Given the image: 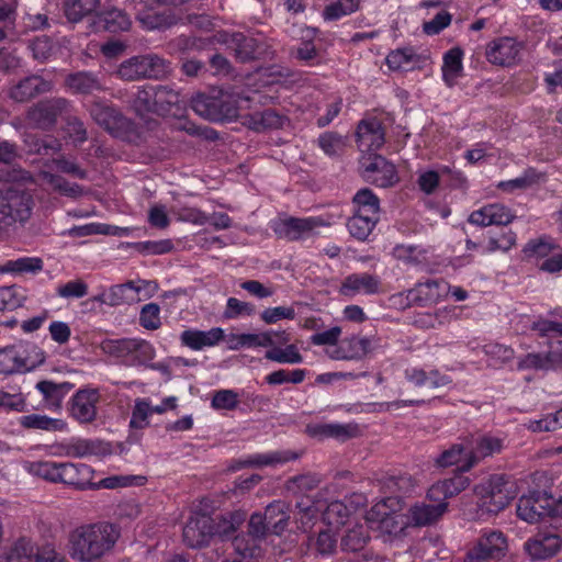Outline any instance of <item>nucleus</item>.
<instances>
[{"mask_svg":"<svg viewBox=\"0 0 562 562\" xmlns=\"http://www.w3.org/2000/svg\"><path fill=\"white\" fill-rule=\"evenodd\" d=\"M121 536L116 525L99 521L77 527L69 535V554L79 562H97L112 552Z\"/></svg>","mask_w":562,"mask_h":562,"instance_id":"1","label":"nucleus"},{"mask_svg":"<svg viewBox=\"0 0 562 562\" xmlns=\"http://www.w3.org/2000/svg\"><path fill=\"white\" fill-rule=\"evenodd\" d=\"M27 178L30 173L23 169L0 168V213L10 220L8 224L25 223L32 215L34 199L22 183Z\"/></svg>","mask_w":562,"mask_h":562,"instance_id":"2","label":"nucleus"},{"mask_svg":"<svg viewBox=\"0 0 562 562\" xmlns=\"http://www.w3.org/2000/svg\"><path fill=\"white\" fill-rule=\"evenodd\" d=\"M474 492L479 498L480 516L497 515L516 498L517 485L508 474H492L485 482L476 485Z\"/></svg>","mask_w":562,"mask_h":562,"instance_id":"3","label":"nucleus"},{"mask_svg":"<svg viewBox=\"0 0 562 562\" xmlns=\"http://www.w3.org/2000/svg\"><path fill=\"white\" fill-rule=\"evenodd\" d=\"M92 120L111 136L130 144L143 140L142 127L126 117L116 106L103 101H93L89 106Z\"/></svg>","mask_w":562,"mask_h":562,"instance_id":"4","label":"nucleus"},{"mask_svg":"<svg viewBox=\"0 0 562 562\" xmlns=\"http://www.w3.org/2000/svg\"><path fill=\"white\" fill-rule=\"evenodd\" d=\"M517 516L530 524L539 522L547 517L562 516V498L555 499L546 491H530L517 503Z\"/></svg>","mask_w":562,"mask_h":562,"instance_id":"5","label":"nucleus"},{"mask_svg":"<svg viewBox=\"0 0 562 562\" xmlns=\"http://www.w3.org/2000/svg\"><path fill=\"white\" fill-rule=\"evenodd\" d=\"M191 108L198 115L211 122L234 121L238 117L239 111L237 101L227 93H198L191 99Z\"/></svg>","mask_w":562,"mask_h":562,"instance_id":"6","label":"nucleus"},{"mask_svg":"<svg viewBox=\"0 0 562 562\" xmlns=\"http://www.w3.org/2000/svg\"><path fill=\"white\" fill-rule=\"evenodd\" d=\"M169 71V63L156 54L133 56L124 60L117 69L119 76L128 81L162 79Z\"/></svg>","mask_w":562,"mask_h":562,"instance_id":"7","label":"nucleus"},{"mask_svg":"<svg viewBox=\"0 0 562 562\" xmlns=\"http://www.w3.org/2000/svg\"><path fill=\"white\" fill-rule=\"evenodd\" d=\"M361 176L379 188L394 187L398 181L397 170L391 161L379 154H369L360 160Z\"/></svg>","mask_w":562,"mask_h":562,"instance_id":"8","label":"nucleus"},{"mask_svg":"<svg viewBox=\"0 0 562 562\" xmlns=\"http://www.w3.org/2000/svg\"><path fill=\"white\" fill-rule=\"evenodd\" d=\"M225 42L234 50L236 59L240 63L272 60L274 58V50L266 41L248 36L241 32L233 33L229 40Z\"/></svg>","mask_w":562,"mask_h":562,"instance_id":"9","label":"nucleus"},{"mask_svg":"<svg viewBox=\"0 0 562 562\" xmlns=\"http://www.w3.org/2000/svg\"><path fill=\"white\" fill-rule=\"evenodd\" d=\"M70 108L71 103L69 100L65 98H50L34 104L27 111L26 117L35 127L49 131L56 125L58 116L67 113Z\"/></svg>","mask_w":562,"mask_h":562,"instance_id":"10","label":"nucleus"},{"mask_svg":"<svg viewBox=\"0 0 562 562\" xmlns=\"http://www.w3.org/2000/svg\"><path fill=\"white\" fill-rule=\"evenodd\" d=\"M524 43L514 37H498L487 44L485 56L487 60L496 66L512 67L521 60Z\"/></svg>","mask_w":562,"mask_h":562,"instance_id":"11","label":"nucleus"},{"mask_svg":"<svg viewBox=\"0 0 562 562\" xmlns=\"http://www.w3.org/2000/svg\"><path fill=\"white\" fill-rule=\"evenodd\" d=\"M319 217H293L280 220L272 225L273 233L278 238L295 241L308 237L316 227L324 226Z\"/></svg>","mask_w":562,"mask_h":562,"instance_id":"12","label":"nucleus"},{"mask_svg":"<svg viewBox=\"0 0 562 562\" xmlns=\"http://www.w3.org/2000/svg\"><path fill=\"white\" fill-rule=\"evenodd\" d=\"M131 24V19L124 10L110 7L95 12L92 19H89L88 29L92 33H119L127 31Z\"/></svg>","mask_w":562,"mask_h":562,"instance_id":"13","label":"nucleus"},{"mask_svg":"<svg viewBox=\"0 0 562 562\" xmlns=\"http://www.w3.org/2000/svg\"><path fill=\"white\" fill-rule=\"evenodd\" d=\"M469 439V452L467 453L465 462L460 465L461 471H469L479 461L494 453H499L503 449V440L492 436H467Z\"/></svg>","mask_w":562,"mask_h":562,"instance_id":"14","label":"nucleus"},{"mask_svg":"<svg viewBox=\"0 0 562 562\" xmlns=\"http://www.w3.org/2000/svg\"><path fill=\"white\" fill-rule=\"evenodd\" d=\"M100 394L97 389H80L70 400V416L80 424H89L97 418V403Z\"/></svg>","mask_w":562,"mask_h":562,"instance_id":"15","label":"nucleus"},{"mask_svg":"<svg viewBox=\"0 0 562 562\" xmlns=\"http://www.w3.org/2000/svg\"><path fill=\"white\" fill-rule=\"evenodd\" d=\"M183 542L192 549L204 548L213 539L212 517L200 515L191 517L183 527Z\"/></svg>","mask_w":562,"mask_h":562,"instance_id":"16","label":"nucleus"},{"mask_svg":"<svg viewBox=\"0 0 562 562\" xmlns=\"http://www.w3.org/2000/svg\"><path fill=\"white\" fill-rule=\"evenodd\" d=\"M514 218L515 215L507 206L493 203L473 211L469 215L468 222L480 227H487L492 225L506 226L512 223Z\"/></svg>","mask_w":562,"mask_h":562,"instance_id":"17","label":"nucleus"},{"mask_svg":"<svg viewBox=\"0 0 562 562\" xmlns=\"http://www.w3.org/2000/svg\"><path fill=\"white\" fill-rule=\"evenodd\" d=\"M507 540L502 531H490L480 537L477 543L469 550L473 555L487 561L499 559L505 555Z\"/></svg>","mask_w":562,"mask_h":562,"instance_id":"18","label":"nucleus"},{"mask_svg":"<svg viewBox=\"0 0 562 562\" xmlns=\"http://www.w3.org/2000/svg\"><path fill=\"white\" fill-rule=\"evenodd\" d=\"M380 487L384 494H390L383 501L382 506H387V502L398 504L400 498L409 494L414 490V480L406 473L386 474L380 479Z\"/></svg>","mask_w":562,"mask_h":562,"instance_id":"19","label":"nucleus"},{"mask_svg":"<svg viewBox=\"0 0 562 562\" xmlns=\"http://www.w3.org/2000/svg\"><path fill=\"white\" fill-rule=\"evenodd\" d=\"M52 89L49 81L41 76L31 75L15 83L9 92V97L15 102H27L35 97L48 92Z\"/></svg>","mask_w":562,"mask_h":562,"instance_id":"20","label":"nucleus"},{"mask_svg":"<svg viewBox=\"0 0 562 562\" xmlns=\"http://www.w3.org/2000/svg\"><path fill=\"white\" fill-rule=\"evenodd\" d=\"M436 504L416 503L408 510V522L413 527L436 524L447 512L448 503L435 501Z\"/></svg>","mask_w":562,"mask_h":562,"instance_id":"21","label":"nucleus"},{"mask_svg":"<svg viewBox=\"0 0 562 562\" xmlns=\"http://www.w3.org/2000/svg\"><path fill=\"white\" fill-rule=\"evenodd\" d=\"M93 470L83 463L61 462L60 483L71 485L76 490H93Z\"/></svg>","mask_w":562,"mask_h":562,"instance_id":"22","label":"nucleus"},{"mask_svg":"<svg viewBox=\"0 0 562 562\" xmlns=\"http://www.w3.org/2000/svg\"><path fill=\"white\" fill-rule=\"evenodd\" d=\"M357 143L369 150H378L385 143L383 124L375 117L359 122L356 131Z\"/></svg>","mask_w":562,"mask_h":562,"instance_id":"23","label":"nucleus"},{"mask_svg":"<svg viewBox=\"0 0 562 562\" xmlns=\"http://www.w3.org/2000/svg\"><path fill=\"white\" fill-rule=\"evenodd\" d=\"M524 548L532 560H546L562 548V538L552 533L539 535L526 541Z\"/></svg>","mask_w":562,"mask_h":562,"instance_id":"24","label":"nucleus"},{"mask_svg":"<svg viewBox=\"0 0 562 562\" xmlns=\"http://www.w3.org/2000/svg\"><path fill=\"white\" fill-rule=\"evenodd\" d=\"M306 431L311 437L325 439L335 438L341 441L355 438L360 429L357 424H314L307 425Z\"/></svg>","mask_w":562,"mask_h":562,"instance_id":"25","label":"nucleus"},{"mask_svg":"<svg viewBox=\"0 0 562 562\" xmlns=\"http://www.w3.org/2000/svg\"><path fill=\"white\" fill-rule=\"evenodd\" d=\"M246 518L247 513L241 509L227 512L212 518L213 538L218 537L223 541L232 539Z\"/></svg>","mask_w":562,"mask_h":562,"instance_id":"26","label":"nucleus"},{"mask_svg":"<svg viewBox=\"0 0 562 562\" xmlns=\"http://www.w3.org/2000/svg\"><path fill=\"white\" fill-rule=\"evenodd\" d=\"M469 485V477L463 474H456L449 479H445L432 484L427 492V497L430 501L447 502L448 498L460 494Z\"/></svg>","mask_w":562,"mask_h":562,"instance_id":"27","label":"nucleus"},{"mask_svg":"<svg viewBox=\"0 0 562 562\" xmlns=\"http://www.w3.org/2000/svg\"><path fill=\"white\" fill-rule=\"evenodd\" d=\"M443 283L437 280L419 282L414 289L408 290L407 300L409 304L426 306L437 303L442 296Z\"/></svg>","mask_w":562,"mask_h":562,"instance_id":"28","label":"nucleus"},{"mask_svg":"<svg viewBox=\"0 0 562 562\" xmlns=\"http://www.w3.org/2000/svg\"><path fill=\"white\" fill-rule=\"evenodd\" d=\"M224 338V330L213 327L210 330L187 329L180 336L181 344L193 350L213 347Z\"/></svg>","mask_w":562,"mask_h":562,"instance_id":"29","label":"nucleus"},{"mask_svg":"<svg viewBox=\"0 0 562 562\" xmlns=\"http://www.w3.org/2000/svg\"><path fill=\"white\" fill-rule=\"evenodd\" d=\"M70 382L56 383L50 380H42L36 383V390L43 395L45 406L49 409L61 408L64 397L74 389Z\"/></svg>","mask_w":562,"mask_h":562,"instance_id":"30","label":"nucleus"},{"mask_svg":"<svg viewBox=\"0 0 562 562\" xmlns=\"http://www.w3.org/2000/svg\"><path fill=\"white\" fill-rule=\"evenodd\" d=\"M65 87L76 94L85 95L104 90L99 77L91 71H76L67 75Z\"/></svg>","mask_w":562,"mask_h":562,"instance_id":"31","label":"nucleus"},{"mask_svg":"<svg viewBox=\"0 0 562 562\" xmlns=\"http://www.w3.org/2000/svg\"><path fill=\"white\" fill-rule=\"evenodd\" d=\"M111 452V445L100 439H76L66 447V454L72 458L105 457Z\"/></svg>","mask_w":562,"mask_h":562,"instance_id":"32","label":"nucleus"},{"mask_svg":"<svg viewBox=\"0 0 562 562\" xmlns=\"http://www.w3.org/2000/svg\"><path fill=\"white\" fill-rule=\"evenodd\" d=\"M271 535L281 536L289 526V505L283 501H273L262 513Z\"/></svg>","mask_w":562,"mask_h":562,"instance_id":"33","label":"nucleus"},{"mask_svg":"<svg viewBox=\"0 0 562 562\" xmlns=\"http://www.w3.org/2000/svg\"><path fill=\"white\" fill-rule=\"evenodd\" d=\"M379 279L372 274L353 273L345 278L340 293L346 296H352L360 292L375 294L379 292Z\"/></svg>","mask_w":562,"mask_h":562,"instance_id":"34","label":"nucleus"},{"mask_svg":"<svg viewBox=\"0 0 562 562\" xmlns=\"http://www.w3.org/2000/svg\"><path fill=\"white\" fill-rule=\"evenodd\" d=\"M283 121L284 117L273 109H266L243 116V124L255 132L280 128L283 126Z\"/></svg>","mask_w":562,"mask_h":562,"instance_id":"35","label":"nucleus"},{"mask_svg":"<svg viewBox=\"0 0 562 562\" xmlns=\"http://www.w3.org/2000/svg\"><path fill=\"white\" fill-rule=\"evenodd\" d=\"M18 348L20 372H30L45 362V352L35 344L21 341Z\"/></svg>","mask_w":562,"mask_h":562,"instance_id":"36","label":"nucleus"},{"mask_svg":"<svg viewBox=\"0 0 562 562\" xmlns=\"http://www.w3.org/2000/svg\"><path fill=\"white\" fill-rule=\"evenodd\" d=\"M155 89V101L157 105V115H176L182 110L180 105L179 92L169 88L168 86H154Z\"/></svg>","mask_w":562,"mask_h":562,"instance_id":"37","label":"nucleus"},{"mask_svg":"<svg viewBox=\"0 0 562 562\" xmlns=\"http://www.w3.org/2000/svg\"><path fill=\"white\" fill-rule=\"evenodd\" d=\"M101 0H64L63 10L68 22L78 23L85 18L92 19Z\"/></svg>","mask_w":562,"mask_h":562,"instance_id":"38","label":"nucleus"},{"mask_svg":"<svg viewBox=\"0 0 562 562\" xmlns=\"http://www.w3.org/2000/svg\"><path fill=\"white\" fill-rule=\"evenodd\" d=\"M463 50L457 46L452 47L443 55L442 78L448 87H453L458 78L462 75Z\"/></svg>","mask_w":562,"mask_h":562,"instance_id":"39","label":"nucleus"},{"mask_svg":"<svg viewBox=\"0 0 562 562\" xmlns=\"http://www.w3.org/2000/svg\"><path fill=\"white\" fill-rule=\"evenodd\" d=\"M355 213L380 218V199L369 188L360 189L352 198Z\"/></svg>","mask_w":562,"mask_h":562,"instance_id":"40","label":"nucleus"},{"mask_svg":"<svg viewBox=\"0 0 562 562\" xmlns=\"http://www.w3.org/2000/svg\"><path fill=\"white\" fill-rule=\"evenodd\" d=\"M380 218L355 213L346 223L349 234L359 241L368 240Z\"/></svg>","mask_w":562,"mask_h":562,"instance_id":"41","label":"nucleus"},{"mask_svg":"<svg viewBox=\"0 0 562 562\" xmlns=\"http://www.w3.org/2000/svg\"><path fill=\"white\" fill-rule=\"evenodd\" d=\"M273 346L272 331L261 334H232L228 338V348L238 350L243 347H271Z\"/></svg>","mask_w":562,"mask_h":562,"instance_id":"42","label":"nucleus"},{"mask_svg":"<svg viewBox=\"0 0 562 562\" xmlns=\"http://www.w3.org/2000/svg\"><path fill=\"white\" fill-rule=\"evenodd\" d=\"M370 541L368 528L362 525H357L349 529L341 538L340 548L344 552H361L366 549Z\"/></svg>","mask_w":562,"mask_h":562,"instance_id":"43","label":"nucleus"},{"mask_svg":"<svg viewBox=\"0 0 562 562\" xmlns=\"http://www.w3.org/2000/svg\"><path fill=\"white\" fill-rule=\"evenodd\" d=\"M20 425L26 429H41L46 431H63L67 428L66 422L46 415L30 414L20 418Z\"/></svg>","mask_w":562,"mask_h":562,"instance_id":"44","label":"nucleus"},{"mask_svg":"<svg viewBox=\"0 0 562 562\" xmlns=\"http://www.w3.org/2000/svg\"><path fill=\"white\" fill-rule=\"evenodd\" d=\"M24 142L31 154L52 156L61 149L60 140L53 135H46L44 137L27 135Z\"/></svg>","mask_w":562,"mask_h":562,"instance_id":"45","label":"nucleus"},{"mask_svg":"<svg viewBox=\"0 0 562 562\" xmlns=\"http://www.w3.org/2000/svg\"><path fill=\"white\" fill-rule=\"evenodd\" d=\"M43 260L40 257H22L14 260H8L0 266V273H37L43 269Z\"/></svg>","mask_w":562,"mask_h":562,"instance_id":"46","label":"nucleus"},{"mask_svg":"<svg viewBox=\"0 0 562 562\" xmlns=\"http://www.w3.org/2000/svg\"><path fill=\"white\" fill-rule=\"evenodd\" d=\"M306 546L316 555H330L336 551L337 539L329 530H322L316 536H308Z\"/></svg>","mask_w":562,"mask_h":562,"instance_id":"47","label":"nucleus"},{"mask_svg":"<svg viewBox=\"0 0 562 562\" xmlns=\"http://www.w3.org/2000/svg\"><path fill=\"white\" fill-rule=\"evenodd\" d=\"M385 61L391 70H409L419 61V56L413 48L405 47L392 50Z\"/></svg>","mask_w":562,"mask_h":562,"instance_id":"48","label":"nucleus"},{"mask_svg":"<svg viewBox=\"0 0 562 562\" xmlns=\"http://www.w3.org/2000/svg\"><path fill=\"white\" fill-rule=\"evenodd\" d=\"M35 544L25 537L19 538L7 553L5 562H36Z\"/></svg>","mask_w":562,"mask_h":562,"instance_id":"49","label":"nucleus"},{"mask_svg":"<svg viewBox=\"0 0 562 562\" xmlns=\"http://www.w3.org/2000/svg\"><path fill=\"white\" fill-rule=\"evenodd\" d=\"M154 86L148 85L139 89L135 94L132 106L139 117H145L149 113L157 114Z\"/></svg>","mask_w":562,"mask_h":562,"instance_id":"50","label":"nucleus"},{"mask_svg":"<svg viewBox=\"0 0 562 562\" xmlns=\"http://www.w3.org/2000/svg\"><path fill=\"white\" fill-rule=\"evenodd\" d=\"M134 338H120V339H104L101 342V350L115 358L126 360L131 359L133 355Z\"/></svg>","mask_w":562,"mask_h":562,"instance_id":"51","label":"nucleus"},{"mask_svg":"<svg viewBox=\"0 0 562 562\" xmlns=\"http://www.w3.org/2000/svg\"><path fill=\"white\" fill-rule=\"evenodd\" d=\"M469 439L464 437L462 442L452 445L449 449L442 451L436 459V462L441 468L451 467L458 464L460 461L467 459L469 452Z\"/></svg>","mask_w":562,"mask_h":562,"instance_id":"52","label":"nucleus"},{"mask_svg":"<svg viewBox=\"0 0 562 562\" xmlns=\"http://www.w3.org/2000/svg\"><path fill=\"white\" fill-rule=\"evenodd\" d=\"M233 546L236 553L243 559L252 561L257 560L261 554L260 546L258 544V539L252 537L247 538L245 536H234Z\"/></svg>","mask_w":562,"mask_h":562,"instance_id":"53","label":"nucleus"},{"mask_svg":"<svg viewBox=\"0 0 562 562\" xmlns=\"http://www.w3.org/2000/svg\"><path fill=\"white\" fill-rule=\"evenodd\" d=\"M156 356L154 346L144 339L134 338L133 355L125 361L127 366H147Z\"/></svg>","mask_w":562,"mask_h":562,"instance_id":"54","label":"nucleus"},{"mask_svg":"<svg viewBox=\"0 0 562 562\" xmlns=\"http://www.w3.org/2000/svg\"><path fill=\"white\" fill-rule=\"evenodd\" d=\"M139 20L147 30H167L176 25L179 18L170 11H165L147 13Z\"/></svg>","mask_w":562,"mask_h":562,"instance_id":"55","label":"nucleus"},{"mask_svg":"<svg viewBox=\"0 0 562 562\" xmlns=\"http://www.w3.org/2000/svg\"><path fill=\"white\" fill-rule=\"evenodd\" d=\"M265 358L278 363L290 364L301 363L303 361L302 355L300 353L297 347L293 344H286L284 349L273 347L266 351Z\"/></svg>","mask_w":562,"mask_h":562,"instance_id":"56","label":"nucleus"},{"mask_svg":"<svg viewBox=\"0 0 562 562\" xmlns=\"http://www.w3.org/2000/svg\"><path fill=\"white\" fill-rule=\"evenodd\" d=\"M539 180L540 173L537 171V169L529 167L520 177L499 182L498 188L503 191L513 192L516 189L530 188L531 186L538 183Z\"/></svg>","mask_w":562,"mask_h":562,"instance_id":"57","label":"nucleus"},{"mask_svg":"<svg viewBox=\"0 0 562 562\" xmlns=\"http://www.w3.org/2000/svg\"><path fill=\"white\" fill-rule=\"evenodd\" d=\"M26 295L16 285L0 288V311H13L22 306Z\"/></svg>","mask_w":562,"mask_h":562,"instance_id":"58","label":"nucleus"},{"mask_svg":"<svg viewBox=\"0 0 562 562\" xmlns=\"http://www.w3.org/2000/svg\"><path fill=\"white\" fill-rule=\"evenodd\" d=\"M306 370L304 369H294V370H284L280 369L269 373L265 380L269 385H281L283 383H293L300 384L305 380Z\"/></svg>","mask_w":562,"mask_h":562,"instance_id":"59","label":"nucleus"},{"mask_svg":"<svg viewBox=\"0 0 562 562\" xmlns=\"http://www.w3.org/2000/svg\"><path fill=\"white\" fill-rule=\"evenodd\" d=\"M340 342L350 360L361 359L371 350V340L367 337L353 335Z\"/></svg>","mask_w":562,"mask_h":562,"instance_id":"60","label":"nucleus"},{"mask_svg":"<svg viewBox=\"0 0 562 562\" xmlns=\"http://www.w3.org/2000/svg\"><path fill=\"white\" fill-rule=\"evenodd\" d=\"M350 515V509L340 501H335L328 504L323 518L329 526L339 527L345 525Z\"/></svg>","mask_w":562,"mask_h":562,"instance_id":"61","label":"nucleus"},{"mask_svg":"<svg viewBox=\"0 0 562 562\" xmlns=\"http://www.w3.org/2000/svg\"><path fill=\"white\" fill-rule=\"evenodd\" d=\"M557 246L546 237L529 240L522 248L525 258H544L548 257Z\"/></svg>","mask_w":562,"mask_h":562,"instance_id":"62","label":"nucleus"},{"mask_svg":"<svg viewBox=\"0 0 562 562\" xmlns=\"http://www.w3.org/2000/svg\"><path fill=\"white\" fill-rule=\"evenodd\" d=\"M321 483L316 474H301L286 481V490L292 493H307L315 490Z\"/></svg>","mask_w":562,"mask_h":562,"instance_id":"63","label":"nucleus"},{"mask_svg":"<svg viewBox=\"0 0 562 562\" xmlns=\"http://www.w3.org/2000/svg\"><path fill=\"white\" fill-rule=\"evenodd\" d=\"M32 472L48 482L60 483L61 463L40 461L32 464Z\"/></svg>","mask_w":562,"mask_h":562,"instance_id":"64","label":"nucleus"}]
</instances>
